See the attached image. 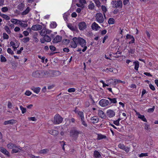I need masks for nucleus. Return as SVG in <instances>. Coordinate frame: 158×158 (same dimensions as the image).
Segmentation results:
<instances>
[{
    "mask_svg": "<svg viewBox=\"0 0 158 158\" xmlns=\"http://www.w3.org/2000/svg\"><path fill=\"white\" fill-rule=\"evenodd\" d=\"M77 44L83 48L82 50L83 52H85L87 48L86 46V42L85 40L80 37L73 38L72 41L70 42L71 46L73 48H75L77 47Z\"/></svg>",
    "mask_w": 158,
    "mask_h": 158,
    "instance_id": "nucleus-1",
    "label": "nucleus"
},
{
    "mask_svg": "<svg viewBox=\"0 0 158 158\" xmlns=\"http://www.w3.org/2000/svg\"><path fill=\"white\" fill-rule=\"evenodd\" d=\"M80 134H81V132L79 131L76 127H73L70 130V136L74 140H77Z\"/></svg>",
    "mask_w": 158,
    "mask_h": 158,
    "instance_id": "nucleus-2",
    "label": "nucleus"
},
{
    "mask_svg": "<svg viewBox=\"0 0 158 158\" xmlns=\"http://www.w3.org/2000/svg\"><path fill=\"white\" fill-rule=\"evenodd\" d=\"M63 119V118L59 114L56 115L54 117L53 123L54 124H58L61 123Z\"/></svg>",
    "mask_w": 158,
    "mask_h": 158,
    "instance_id": "nucleus-3",
    "label": "nucleus"
},
{
    "mask_svg": "<svg viewBox=\"0 0 158 158\" xmlns=\"http://www.w3.org/2000/svg\"><path fill=\"white\" fill-rule=\"evenodd\" d=\"M95 19L96 21L99 23H102L104 19L103 15L101 13H98L96 14Z\"/></svg>",
    "mask_w": 158,
    "mask_h": 158,
    "instance_id": "nucleus-4",
    "label": "nucleus"
},
{
    "mask_svg": "<svg viewBox=\"0 0 158 158\" xmlns=\"http://www.w3.org/2000/svg\"><path fill=\"white\" fill-rule=\"evenodd\" d=\"M112 4L114 5L116 8H121L122 7V2L121 0H117L116 1H112L111 2Z\"/></svg>",
    "mask_w": 158,
    "mask_h": 158,
    "instance_id": "nucleus-5",
    "label": "nucleus"
},
{
    "mask_svg": "<svg viewBox=\"0 0 158 158\" xmlns=\"http://www.w3.org/2000/svg\"><path fill=\"white\" fill-rule=\"evenodd\" d=\"M99 103L100 105L102 107H106L110 104L109 101L106 99H102L99 101Z\"/></svg>",
    "mask_w": 158,
    "mask_h": 158,
    "instance_id": "nucleus-6",
    "label": "nucleus"
},
{
    "mask_svg": "<svg viewBox=\"0 0 158 158\" xmlns=\"http://www.w3.org/2000/svg\"><path fill=\"white\" fill-rule=\"evenodd\" d=\"M51 40V39L48 35H46L44 36L43 38L40 39V42L43 44L45 42H50Z\"/></svg>",
    "mask_w": 158,
    "mask_h": 158,
    "instance_id": "nucleus-7",
    "label": "nucleus"
},
{
    "mask_svg": "<svg viewBox=\"0 0 158 158\" xmlns=\"http://www.w3.org/2000/svg\"><path fill=\"white\" fill-rule=\"evenodd\" d=\"M106 113L107 116L110 118H112L115 115V112L113 110L111 109L107 110Z\"/></svg>",
    "mask_w": 158,
    "mask_h": 158,
    "instance_id": "nucleus-8",
    "label": "nucleus"
},
{
    "mask_svg": "<svg viewBox=\"0 0 158 158\" xmlns=\"http://www.w3.org/2000/svg\"><path fill=\"white\" fill-rule=\"evenodd\" d=\"M62 39L61 36L59 35H57L52 40V42L53 43H57L60 42Z\"/></svg>",
    "mask_w": 158,
    "mask_h": 158,
    "instance_id": "nucleus-9",
    "label": "nucleus"
},
{
    "mask_svg": "<svg viewBox=\"0 0 158 158\" xmlns=\"http://www.w3.org/2000/svg\"><path fill=\"white\" fill-rule=\"evenodd\" d=\"M42 26L40 24H36L33 25L31 28L33 31H38L41 30L42 28Z\"/></svg>",
    "mask_w": 158,
    "mask_h": 158,
    "instance_id": "nucleus-10",
    "label": "nucleus"
},
{
    "mask_svg": "<svg viewBox=\"0 0 158 158\" xmlns=\"http://www.w3.org/2000/svg\"><path fill=\"white\" fill-rule=\"evenodd\" d=\"M91 27L93 30L95 31L98 30L101 28V27L99 26L98 24L95 22H94L93 23Z\"/></svg>",
    "mask_w": 158,
    "mask_h": 158,
    "instance_id": "nucleus-11",
    "label": "nucleus"
},
{
    "mask_svg": "<svg viewBox=\"0 0 158 158\" xmlns=\"http://www.w3.org/2000/svg\"><path fill=\"white\" fill-rule=\"evenodd\" d=\"M79 28L81 30H83L86 28L87 25L86 23L82 22L80 23L79 24Z\"/></svg>",
    "mask_w": 158,
    "mask_h": 158,
    "instance_id": "nucleus-12",
    "label": "nucleus"
},
{
    "mask_svg": "<svg viewBox=\"0 0 158 158\" xmlns=\"http://www.w3.org/2000/svg\"><path fill=\"white\" fill-rule=\"evenodd\" d=\"M90 120L91 123L94 124L97 123L99 121V118L98 117L94 116L90 118Z\"/></svg>",
    "mask_w": 158,
    "mask_h": 158,
    "instance_id": "nucleus-13",
    "label": "nucleus"
},
{
    "mask_svg": "<svg viewBox=\"0 0 158 158\" xmlns=\"http://www.w3.org/2000/svg\"><path fill=\"white\" fill-rule=\"evenodd\" d=\"M16 123V121L14 119H11L10 120L5 121L4 122V124L5 125L8 124H13Z\"/></svg>",
    "mask_w": 158,
    "mask_h": 158,
    "instance_id": "nucleus-14",
    "label": "nucleus"
},
{
    "mask_svg": "<svg viewBox=\"0 0 158 158\" xmlns=\"http://www.w3.org/2000/svg\"><path fill=\"white\" fill-rule=\"evenodd\" d=\"M41 72L39 71H36L33 72L32 76L35 77H39L40 76Z\"/></svg>",
    "mask_w": 158,
    "mask_h": 158,
    "instance_id": "nucleus-15",
    "label": "nucleus"
},
{
    "mask_svg": "<svg viewBox=\"0 0 158 158\" xmlns=\"http://www.w3.org/2000/svg\"><path fill=\"white\" fill-rule=\"evenodd\" d=\"M98 115L101 118H104L106 117L105 114L103 111L99 110H98Z\"/></svg>",
    "mask_w": 158,
    "mask_h": 158,
    "instance_id": "nucleus-16",
    "label": "nucleus"
},
{
    "mask_svg": "<svg viewBox=\"0 0 158 158\" xmlns=\"http://www.w3.org/2000/svg\"><path fill=\"white\" fill-rule=\"evenodd\" d=\"M0 151L3 154L7 155V156H9V152L6 149L3 147H0Z\"/></svg>",
    "mask_w": 158,
    "mask_h": 158,
    "instance_id": "nucleus-17",
    "label": "nucleus"
},
{
    "mask_svg": "<svg viewBox=\"0 0 158 158\" xmlns=\"http://www.w3.org/2000/svg\"><path fill=\"white\" fill-rule=\"evenodd\" d=\"M136 114L138 116V117L140 119L144 122H147V120L143 115H141L138 112L136 113Z\"/></svg>",
    "mask_w": 158,
    "mask_h": 158,
    "instance_id": "nucleus-18",
    "label": "nucleus"
},
{
    "mask_svg": "<svg viewBox=\"0 0 158 158\" xmlns=\"http://www.w3.org/2000/svg\"><path fill=\"white\" fill-rule=\"evenodd\" d=\"M107 99L109 100V105H110L112 104H115L117 102L116 98H108Z\"/></svg>",
    "mask_w": 158,
    "mask_h": 158,
    "instance_id": "nucleus-19",
    "label": "nucleus"
},
{
    "mask_svg": "<svg viewBox=\"0 0 158 158\" xmlns=\"http://www.w3.org/2000/svg\"><path fill=\"white\" fill-rule=\"evenodd\" d=\"M31 89L34 93L38 94L40 91V88L39 87H31Z\"/></svg>",
    "mask_w": 158,
    "mask_h": 158,
    "instance_id": "nucleus-20",
    "label": "nucleus"
},
{
    "mask_svg": "<svg viewBox=\"0 0 158 158\" xmlns=\"http://www.w3.org/2000/svg\"><path fill=\"white\" fill-rule=\"evenodd\" d=\"M49 133L53 135H56L58 134V132L56 130H51L49 131Z\"/></svg>",
    "mask_w": 158,
    "mask_h": 158,
    "instance_id": "nucleus-21",
    "label": "nucleus"
},
{
    "mask_svg": "<svg viewBox=\"0 0 158 158\" xmlns=\"http://www.w3.org/2000/svg\"><path fill=\"white\" fill-rule=\"evenodd\" d=\"M31 9L29 7H28L26 9L21 13L22 15H25L27 14L31 10Z\"/></svg>",
    "mask_w": 158,
    "mask_h": 158,
    "instance_id": "nucleus-22",
    "label": "nucleus"
},
{
    "mask_svg": "<svg viewBox=\"0 0 158 158\" xmlns=\"http://www.w3.org/2000/svg\"><path fill=\"white\" fill-rule=\"evenodd\" d=\"M76 113L79 116L80 118L81 119L84 118V113L82 111H77L76 112Z\"/></svg>",
    "mask_w": 158,
    "mask_h": 158,
    "instance_id": "nucleus-23",
    "label": "nucleus"
},
{
    "mask_svg": "<svg viewBox=\"0 0 158 158\" xmlns=\"http://www.w3.org/2000/svg\"><path fill=\"white\" fill-rule=\"evenodd\" d=\"M94 156L96 158H99L101 157V155L100 152L97 151H95L94 154Z\"/></svg>",
    "mask_w": 158,
    "mask_h": 158,
    "instance_id": "nucleus-24",
    "label": "nucleus"
},
{
    "mask_svg": "<svg viewBox=\"0 0 158 158\" xmlns=\"http://www.w3.org/2000/svg\"><path fill=\"white\" fill-rule=\"evenodd\" d=\"M20 20L16 19H12L10 20V21L14 24H19V23L20 22Z\"/></svg>",
    "mask_w": 158,
    "mask_h": 158,
    "instance_id": "nucleus-25",
    "label": "nucleus"
},
{
    "mask_svg": "<svg viewBox=\"0 0 158 158\" xmlns=\"http://www.w3.org/2000/svg\"><path fill=\"white\" fill-rule=\"evenodd\" d=\"M133 63L135 65V69L136 71H138L139 67V62L138 61H135L133 62Z\"/></svg>",
    "mask_w": 158,
    "mask_h": 158,
    "instance_id": "nucleus-26",
    "label": "nucleus"
},
{
    "mask_svg": "<svg viewBox=\"0 0 158 158\" xmlns=\"http://www.w3.org/2000/svg\"><path fill=\"white\" fill-rule=\"evenodd\" d=\"M46 28H43L40 31V34L42 36H44L46 35Z\"/></svg>",
    "mask_w": 158,
    "mask_h": 158,
    "instance_id": "nucleus-27",
    "label": "nucleus"
},
{
    "mask_svg": "<svg viewBox=\"0 0 158 158\" xmlns=\"http://www.w3.org/2000/svg\"><path fill=\"white\" fill-rule=\"evenodd\" d=\"M24 5L22 3L19 4L17 6L18 9L21 11L23 10L24 9Z\"/></svg>",
    "mask_w": 158,
    "mask_h": 158,
    "instance_id": "nucleus-28",
    "label": "nucleus"
},
{
    "mask_svg": "<svg viewBox=\"0 0 158 158\" xmlns=\"http://www.w3.org/2000/svg\"><path fill=\"white\" fill-rule=\"evenodd\" d=\"M15 144L14 143H9L7 145V146L8 148L9 149H12L14 148V147L15 146Z\"/></svg>",
    "mask_w": 158,
    "mask_h": 158,
    "instance_id": "nucleus-29",
    "label": "nucleus"
},
{
    "mask_svg": "<svg viewBox=\"0 0 158 158\" xmlns=\"http://www.w3.org/2000/svg\"><path fill=\"white\" fill-rule=\"evenodd\" d=\"M98 137L97 139L98 140H101L106 138V136L105 135H102L101 134L98 135Z\"/></svg>",
    "mask_w": 158,
    "mask_h": 158,
    "instance_id": "nucleus-30",
    "label": "nucleus"
},
{
    "mask_svg": "<svg viewBox=\"0 0 158 158\" xmlns=\"http://www.w3.org/2000/svg\"><path fill=\"white\" fill-rule=\"evenodd\" d=\"M20 22L19 23V24L20 25L21 27H26L28 26V25L27 24L23 23H22L23 22H25V21L20 20Z\"/></svg>",
    "mask_w": 158,
    "mask_h": 158,
    "instance_id": "nucleus-31",
    "label": "nucleus"
},
{
    "mask_svg": "<svg viewBox=\"0 0 158 158\" xmlns=\"http://www.w3.org/2000/svg\"><path fill=\"white\" fill-rule=\"evenodd\" d=\"M4 29L7 34H10L11 33V31L8 26H5L4 27Z\"/></svg>",
    "mask_w": 158,
    "mask_h": 158,
    "instance_id": "nucleus-32",
    "label": "nucleus"
},
{
    "mask_svg": "<svg viewBox=\"0 0 158 158\" xmlns=\"http://www.w3.org/2000/svg\"><path fill=\"white\" fill-rule=\"evenodd\" d=\"M19 148L15 145L14 148H13L12 152L13 153H17L19 151Z\"/></svg>",
    "mask_w": 158,
    "mask_h": 158,
    "instance_id": "nucleus-33",
    "label": "nucleus"
},
{
    "mask_svg": "<svg viewBox=\"0 0 158 158\" xmlns=\"http://www.w3.org/2000/svg\"><path fill=\"white\" fill-rule=\"evenodd\" d=\"M67 27L70 30L72 31H75V27L72 24H68L67 25Z\"/></svg>",
    "mask_w": 158,
    "mask_h": 158,
    "instance_id": "nucleus-34",
    "label": "nucleus"
},
{
    "mask_svg": "<svg viewBox=\"0 0 158 158\" xmlns=\"http://www.w3.org/2000/svg\"><path fill=\"white\" fill-rule=\"evenodd\" d=\"M102 11H103V14L104 15V17H105V13L107 11V9L106 7L102 5Z\"/></svg>",
    "mask_w": 158,
    "mask_h": 158,
    "instance_id": "nucleus-35",
    "label": "nucleus"
},
{
    "mask_svg": "<svg viewBox=\"0 0 158 158\" xmlns=\"http://www.w3.org/2000/svg\"><path fill=\"white\" fill-rule=\"evenodd\" d=\"M114 19L113 18H110L108 21V23L109 24H114Z\"/></svg>",
    "mask_w": 158,
    "mask_h": 158,
    "instance_id": "nucleus-36",
    "label": "nucleus"
},
{
    "mask_svg": "<svg viewBox=\"0 0 158 158\" xmlns=\"http://www.w3.org/2000/svg\"><path fill=\"white\" fill-rule=\"evenodd\" d=\"M81 121L82 125L85 127H87V123L86 121H85V118H83L82 119H81Z\"/></svg>",
    "mask_w": 158,
    "mask_h": 158,
    "instance_id": "nucleus-37",
    "label": "nucleus"
},
{
    "mask_svg": "<svg viewBox=\"0 0 158 158\" xmlns=\"http://www.w3.org/2000/svg\"><path fill=\"white\" fill-rule=\"evenodd\" d=\"M2 17L6 20H9L10 19V17L9 16L6 15L4 14H3Z\"/></svg>",
    "mask_w": 158,
    "mask_h": 158,
    "instance_id": "nucleus-38",
    "label": "nucleus"
},
{
    "mask_svg": "<svg viewBox=\"0 0 158 158\" xmlns=\"http://www.w3.org/2000/svg\"><path fill=\"white\" fill-rule=\"evenodd\" d=\"M20 108L21 110L22 114H24L26 112L27 110L26 108L23 107L22 106H20Z\"/></svg>",
    "mask_w": 158,
    "mask_h": 158,
    "instance_id": "nucleus-39",
    "label": "nucleus"
},
{
    "mask_svg": "<svg viewBox=\"0 0 158 158\" xmlns=\"http://www.w3.org/2000/svg\"><path fill=\"white\" fill-rule=\"evenodd\" d=\"M8 10V8L7 7L5 6L1 8V11L3 13L7 12Z\"/></svg>",
    "mask_w": 158,
    "mask_h": 158,
    "instance_id": "nucleus-40",
    "label": "nucleus"
},
{
    "mask_svg": "<svg viewBox=\"0 0 158 158\" xmlns=\"http://www.w3.org/2000/svg\"><path fill=\"white\" fill-rule=\"evenodd\" d=\"M50 26L51 28H55L57 26V24L56 22H53L52 23H51Z\"/></svg>",
    "mask_w": 158,
    "mask_h": 158,
    "instance_id": "nucleus-41",
    "label": "nucleus"
},
{
    "mask_svg": "<svg viewBox=\"0 0 158 158\" xmlns=\"http://www.w3.org/2000/svg\"><path fill=\"white\" fill-rule=\"evenodd\" d=\"M53 75L55 76H58L60 75L61 74L60 72L58 71H55L53 72Z\"/></svg>",
    "mask_w": 158,
    "mask_h": 158,
    "instance_id": "nucleus-42",
    "label": "nucleus"
},
{
    "mask_svg": "<svg viewBox=\"0 0 158 158\" xmlns=\"http://www.w3.org/2000/svg\"><path fill=\"white\" fill-rule=\"evenodd\" d=\"M0 60L1 62H5L6 61V59L2 55L1 56Z\"/></svg>",
    "mask_w": 158,
    "mask_h": 158,
    "instance_id": "nucleus-43",
    "label": "nucleus"
},
{
    "mask_svg": "<svg viewBox=\"0 0 158 158\" xmlns=\"http://www.w3.org/2000/svg\"><path fill=\"white\" fill-rule=\"evenodd\" d=\"M130 0H124L123 1V4L124 5L128 6L129 4Z\"/></svg>",
    "mask_w": 158,
    "mask_h": 158,
    "instance_id": "nucleus-44",
    "label": "nucleus"
},
{
    "mask_svg": "<svg viewBox=\"0 0 158 158\" xmlns=\"http://www.w3.org/2000/svg\"><path fill=\"white\" fill-rule=\"evenodd\" d=\"M30 40V38L28 37H26L22 39L23 41L25 43H26L29 41Z\"/></svg>",
    "mask_w": 158,
    "mask_h": 158,
    "instance_id": "nucleus-45",
    "label": "nucleus"
},
{
    "mask_svg": "<svg viewBox=\"0 0 158 158\" xmlns=\"http://www.w3.org/2000/svg\"><path fill=\"white\" fill-rule=\"evenodd\" d=\"M94 2L98 7H99L101 6V3L98 0H95Z\"/></svg>",
    "mask_w": 158,
    "mask_h": 158,
    "instance_id": "nucleus-46",
    "label": "nucleus"
},
{
    "mask_svg": "<svg viewBox=\"0 0 158 158\" xmlns=\"http://www.w3.org/2000/svg\"><path fill=\"white\" fill-rule=\"evenodd\" d=\"M3 38L4 39H8L9 37L8 35L6 33H4L3 34Z\"/></svg>",
    "mask_w": 158,
    "mask_h": 158,
    "instance_id": "nucleus-47",
    "label": "nucleus"
},
{
    "mask_svg": "<svg viewBox=\"0 0 158 158\" xmlns=\"http://www.w3.org/2000/svg\"><path fill=\"white\" fill-rule=\"evenodd\" d=\"M48 151V150L47 149H44L40 150L39 152L41 154L46 153Z\"/></svg>",
    "mask_w": 158,
    "mask_h": 158,
    "instance_id": "nucleus-48",
    "label": "nucleus"
},
{
    "mask_svg": "<svg viewBox=\"0 0 158 158\" xmlns=\"http://www.w3.org/2000/svg\"><path fill=\"white\" fill-rule=\"evenodd\" d=\"M123 150H124L127 153H128L130 150V147H127L125 146Z\"/></svg>",
    "mask_w": 158,
    "mask_h": 158,
    "instance_id": "nucleus-49",
    "label": "nucleus"
},
{
    "mask_svg": "<svg viewBox=\"0 0 158 158\" xmlns=\"http://www.w3.org/2000/svg\"><path fill=\"white\" fill-rule=\"evenodd\" d=\"M148 156V153H141L139 155V156L140 157H141L144 156Z\"/></svg>",
    "mask_w": 158,
    "mask_h": 158,
    "instance_id": "nucleus-50",
    "label": "nucleus"
},
{
    "mask_svg": "<svg viewBox=\"0 0 158 158\" xmlns=\"http://www.w3.org/2000/svg\"><path fill=\"white\" fill-rule=\"evenodd\" d=\"M94 3H91L90 4L89 6V9L92 10L94 9Z\"/></svg>",
    "mask_w": 158,
    "mask_h": 158,
    "instance_id": "nucleus-51",
    "label": "nucleus"
},
{
    "mask_svg": "<svg viewBox=\"0 0 158 158\" xmlns=\"http://www.w3.org/2000/svg\"><path fill=\"white\" fill-rule=\"evenodd\" d=\"M7 52L9 54H14V52L10 48H8L7 50Z\"/></svg>",
    "mask_w": 158,
    "mask_h": 158,
    "instance_id": "nucleus-52",
    "label": "nucleus"
},
{
    "mask_svg": "<svg viewBox=\"0 0 158 158\" xmlns=\"http://www.w3.org/2000/svg\"><path fill=\"white\" fill-rule=\"evenodd\" d=\"M75 91V89L74 88H70L68 89V91L69 93L74 92Z\"/></svg>",
    "mask_w": 158,
    "mask_h": 158,
    "instance_id": "nucleus-53",
    "label": "nucleus"
},
{
    "mask_svg": "<svg viewBox=\"0 0 158 158\" xmlns=\"http://www.w3.org/2000/svg\"><path fill=\"white\" fill-rule=\"evenodd\" d=\"M149 87L150 89L153 91L155 90V88L154 86L151 83L149 84Z\"/></svg>",
    "mask_w": 158,
    "mask_h": 158,
    "instance_id": "nucleus-54",
    "label": "nucleus"
},
{
    "mask_svg": "<svg viewBox=\"0 0 158 158\" xmlns=\"http://www.w3.org/2000/svg\"><path fill=\"white\" fill-rule=\"evenodd\" d=\"M62 42L65 44H68L70 42V40H69L64 39L63 40Z\"/></svg>",
    "mask_w": 158,
    "mask_h": 158,
    "instance_id": "nucleus-55",
    "label": "nucleus"
},
{
    "mask_svg": "<svg viewBox=\"0 0 158 158\" xmlns=\"http://www.w3.org/2000/svg\"><path fill=\"white\" fill-rule=\"evenodd\" d=\"M106 83H108V84L111 83V82H114V79H110L109 80H108L106 81Z\"/></svg>",
    "mask_w": 158,
    "mask_h": 158,
    "instance_id": "nucleus-56",
    "label": "nucleus"
},
{
    "mask_svg": "<svg viewBox=\"0 0 158 158\" xmlns=\"http://www.w3.org/2000/svg\"><path fill=\"white\" fill-rule=\"evenodd\" d=\"M49 48L52 51H54L56 50V48L53 45H51L49 46Z\"/></svg>",
    "mask_w": 158,
    "mask_h": 158,
    "instance_id": "nucleus-57",
    "label": "nucleus"
},
{
    "mask_svg": "<svg viewBox=\"0 0 158 158\" xmlns=\"http://www.w3.org/2000/svg\"><path fill=\"white\" fill-rule=\"evenodd\" d=\"M31 94V92L29 90H27L25 94L27 96H29Z\"/></svg>",
    "mask_w": 158,
    "mask_h": 158,
    "instance_id": "nucleus-58",
    "label": "nucleus"
},
{
    "mask_svg": "<svg viewBox=\"0 0 158 158\" xmlns=\"http://www.w3.org/2000/svg\"><path fill=\"white\" fill-rule=\"evenodd\" d=\"M125 146L123 144L120 143L118 145V147L121 149H123L124 148Z\"/></svg>",
    "mask_w": 158,
    "mask_h": 158,
    "instance_id": "nucleus-59",
    "label": "nucleus"
},
{
    "mask_svg": "<svg viewBox=\"0 0 158 158\" xmlns=\"http://www.w3.org/2000/svg\"><path fill=\"white\" fill-rule=\"evenodd\" d=\"M155 109V107L153 106L152 108L148 109V112H152Z\"/></svg>",
    "mask_w": 158,
    "mask_h": 158,
    "instance_id": "nucleus-60",
    "label": "nucleus"
},
{
    "mask_svg": "<svg viewBox=\"0 0 158 158\" xmlns=\"http://www.w3.org/2000/svg\"><path fill=\"white\" fill-rule=\"evenodd\" d=\"M29 120L32 121H36L37 120L36 118L35 117H31L28 118Z\"/></svg>",
    "mask_w": 158,
    "mask_h": 158,
    "instance_id": "nucleus-61",
    "label": "nucleus"
},
{
    "mask_svg": "<svg viewBox=\"0 0 158 158\" xmlns=\"http://www.w3.org/2000/svg\"><path fill=\"white\" fill-rule=\"evenodd\" d=\"M68 15L64 13L63 15V18L64 20L66 21L67 20L68 18Z\"/></svg>",
    "mask_w": 158,
    "mask_h": 158,
    "instance_id": "nucleus-62",
    "label": "nucleus"
},
{
    "mask_svg": "<svg viewBox=\"0 0 158 158\" xmlns=\"http://www.w3.org/2000/svg\"><path fill=\"white\" fill-rule=\"evenodd\" d=\"M113 123L116 126H119L120 124L119 122L117 120L113 121Z\"/></svg>",
    "mask_w": 158,
    "mask_h": 158,
    "instance_id": "nucleus-63",
    "label": "nucleus"
},
{
    "mask_svg": "<svg viewBox=\"0 0 158 158\" xmlns=\"http://www.w3.org/2000/svg\"><path fill=\"white\" fill-rule=\"evenodd\" d=\"M23 33L24 36H28L29 35V32L27 31H24L23 32Z\"/></svg>",
    "mask_w": 158,
    "mask_h": 158,
    "instance_id": "nucleus-64",
    "label": "nucleus"
}]
</instances>
